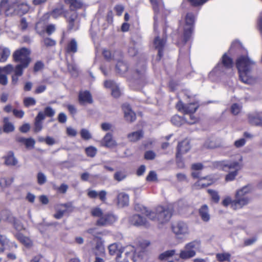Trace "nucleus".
I'll return each instance as SVG.
<instances>
[{"label": "nucleus", "instance_id": "1", "mask_svg": "<svg viewBox=\"0 0 262 262\" xmlns=\"http://www.w3.org/2000/svg\"><path fill=\"white\" fill-rule=\"evenodd\" d=\"M109 253L111 255H116L117 262H128L129 258L134 262H146L145 252L140 248H135L129 245L123 247L119 243H113L108 247Z\"/></svg>", "mask_w": 262, "mask_h": 262}, {"label": "nucleus", "instance_id": "2", "mask_svg": "<svg viewBox=\"0 0 262 262\" xmlns=\"http://www.w3.org/2000/svg\"><path fill=\"white\" fill-rule=\"evenodd\" d=\"M255 63L247 56H241L236 60V66L238 70L239 79L246 84H253L255 79L251 75Z\"/></svg>", "mask_w": 262, "mask_h": 262}, {"label": "nucleus", "instance_id": "3", "mask_svg": "<svg viewBox=\"0 0 262 262\" xmlns=\"http://www.w3.org/2000/svg\"><path fill=\"white\" fill-rule=\"evenodd\" d=\"M243 158L242 156L239 159V161H221L215 162V166L222 169L224 171H228L233 169L228 174L226 175L225 180L226 181H232L234 180L237 175L238 171L242 168L243 164L242 162Z\"/></svg>", "mask_w": 262, "mask_h": 262}, {"label": "nucleus", "instance_id": "4", "mask_svg": "<svg viewBox=\"0 0 262 262\" xmlns=\"http://www.w3.org/2000/svg\"><path fill=\"white\" fill-rule=\"evenodd\" d=\"M149 214V220L162 225L170 220L172 213L169 209L159 206L151 210Z\"/></svg>", "mask_w": 262, "mask_h": 262}, {"label": "nucleus", "instance_id": "5", "mask_svg": "<svg viewBox=\"0 0 262 262\" xmlns=\"http://www.w3.org/2000/svg\"><path fill=\"white\" fill-rule=\"evenodd\" d=\"M251 191L252 187L249 185L237 190L235 194V199L232 204L233 207L235 208H242L247 205L250 199L247 194L250 193Z\"/></svg>", "mask_w": 262, "mask_h": 262}, {"label": "nucleus", "instance_id": "6", "mask_svg": "<svg viewBox=\"0 0 262 262\" xmlns=\"http://www.w3.org/2000/svg\"><path fill=\"white\" fill-rule=\"evenodd\" d=\"M30 54V50L26 48H22L16 50L12 55L14 61L19 62L16 66H19V68L23 69L28 68L31 61Z\"/></svg>", "mask_w": 262, "mask_h": 262}, {"label": "nucleus", "instance_id": "7", "mask_svg": "<svg viewBox=\"0 0 262 262\" xmlns=\"http://www.w3.org/2000/svg\"><path fill=\"white\" fill-rule=\"evenodd\" d=\"M200 242L193 241L186 244L179 253V257L183 260H187L193 257L196 255V250L200 248Z\"/></svg>", "mask_w": 262, "mask_h": 262}, {"label": "nucleus", "instance_id": "8", "mask_svg": "<svg viewBox=\"0 0 262 262\" xmlns=\"http://www.w3.org/2000/svg\"><path fill=\"white\" fill-rule=\"evenodd\" d=\"M195 16L192 12H188L185 18V26L184 29L183 41L186 43L191 36L193 25L195 22Z\"/></svg>", "mask_w": 262, "mask_h": 262}, {"label": "nucleus", "instance_id": "9", "mask_svg": "<svg viewBox=\"0 0 262 262\" xmlns=\"http://www.w3.org/2000/svg\"><path fill=\"white\" fill-rule=\"evenodd\" d=\"M233 61L232 59L224 54L222 58L221 62H219L215 67L214 70L215 72L228 74L232 71Z\"/></svg>", "mask_w": 262, "mask_h": 262}, {"label": "nucleus", "instance_id": "10", "mask_svg": "<svg viewBox=\"0 0 262 262\" xmlns=\"http://www.w3.org/2000/svg\"><path fill=\"white\" fill-rule=\"evenodd\" d=\"M171 229L172 232L178 239H181L188 236L190 232L188 225L182 221H180L172 224Z\"/></svg>", "mask_w": 262, "mask_h": 262}, {"label": "nucleus", "instance_id": "11", "mask_svg": "<svg viewBox=\"0 0 262 262\" xmlns=\"http://www.w3.org/2000/svg\"><path fill=\"white\" fill-rule=\"evenodd\" d=\"M114 60L117 61L116 66L117 71L122 74L127 71L128 69L127 65L122 60L123 53L120 51H116L113 53Z\"/></svg>", "mask_w": 262, "mask_h": 262}, {"label": "nucleus", "instance_id": "12", "mask_svg": "<svg viewBox=\"0 0 262 262\" xmlns=\"http://www.w3.org/2000/svg\"><path fill=\"white\" fill-rule=\"evenodd\" d=\"M176 106L179 111L183 112L185 114H193L198 108L199 104L197 102L184 104L181 101H180L177 104Z\"/></svg>", "mask_w": 262, "mask_h": 262}, {"label": "nucleus", "instance_id": "13", "mask_svg": "<svg viewBox=\"0 0 262 262\" xmlns=\"http://www.w3.org/2000/svg\"><path fill=\"white\" fill-rule=\"evenodd\" d=\"M1 7L6 16H10L16 12V4L13 0H2Z\"/></svg>", "mask_w": 262, "mask_h": 262}, {"label": "nucleus", "instance_id": "14", "mask_svg": "<svg viewBox=\"0 0 262 262\" xmlns=\"http://www.w3.org/2000/svg\"><path fill=\"white\" fill-rule=\"evenodd\" d=\"M64 16L66 18L68 23V30H77L79 26V22L77 20V13L74 11L72 12L70 15H69L67 13H65Z\"/></svg>", "mask_w": 262, "mask_h": 262}, {"label": "nucleus", "instance_id": "15", "mask_svg": "<svg viewBox=\"0 0 262 262\" xmlns=\"http://www.w3.org/2000/svg\"><path fill=\"white\" fill-rule=\"evenodd\" d=\"M117 220L115 215L107 213L103 214L101 217L99 218L96 222V225L99 226H106L113 224Z\"/></svg>", "mask_w": 262, "mask_h": 262}, {"label": "nucleus", "instance_id": "16", "mask_svg": "<svg viewBox=\"0 0 262 262\" xmlns=\"http://www.w3.org/2000/svg\"><path fill=\"white\" fill-rule=\"evenodd\" d=\"M248 121L252 125H260L262 123L260 112L255 111L248 114Z\"/></svg>", "mask_w": 262, "mask_h": 262}, {"label": "nucleus", "instance_id": "17", "mask_svg": "<svg viewBox=\"0 0 262 262\" xmlns=\"http://www.w3.org/2000/svg\"><path fill=\"white\" fill-rule=\"evenodd\" d=\"M129 222L132 225L136 226H144L147 227L149 225L147 221L139 214H134L131 216Z\"/></svg>", "mask_w": 262, "mask_h": 262}, {"label": "nucleus", "instance_id": "18", "mask_svg": "<svg viewBox=\"0 0 262 262\" xmlns=\"http://www.w3.org/2000/svg\"><path fill=\"white\" fill-rule=\"evenodd\" d=\"M72 207L71 203L59 204L57 206L56 212L54 214V217L56 219H61L67 209Z\"/></svg>", "mask_w": 262, "mask_h": 262}, {"label": "nucleus", "instance_id": "19", "mask_svg": "<svg viewBox=\"0 0 262 262\" xmlns=\"http://www.w3.org/2000/svg\"><path fill=\"white\" fill-rule=\"evenodd\" d=\"M104 86L110 88L112 90V95L114 97L118 98L121 95V92L117 84L113 81L106 80L104 82Z\"/></svg>", "mask_w": 262, "mask_h": 262}, {"label": "nucleus", "instance_id": "20", "mask_svg": "<svg viewBox=\"0 0 262 262\" xmlns=\"http://www.w3.org/2000/svg\"><path fill=\"white\" fill-rule=\"evenodd\" d=\"M122 110L124 112L125 119L129 122H133L136 118L135 113L132 111L129 105L124 104L122 105Z\"/></svg>", "mask_w": 262, "mask_h": 262}, {"label": "nucleus", "instance_id": "21", "mask_svg": "<svg viewBox=\"0 0 262 262\" xmlns=\"http://www.w3.org/2000/svg\"><path fill=\"white\" fill-rule=\"evenodd\" d=\"M78 100L80 104L92 103L93 99L91 94L88 91H80L79 93Z\"/></svg>", "mask_w": 262, "mask_h": 262}, {"label": "nucleus", "instance_id": "22", "mask_svg": "<svg viewBox=\"0 0 262 262\" xmlns=\"http://www.w3.org/2000/svg\"><path fill=\"white\" fill-rule=\"evenodd\" d=\"M190 148L189 142L187 140H185L179 143L178 145V152L177 154V158L182 154L187 152Z\"/></svg>", "mask_w": 262, "mask_h": 262}, {"label": "nucleus", "instance_id": "23", "mask_svg": "<svg viewBox=\"0 0 262 262\" xmlns=\"http://www.w3.org/2000/svg\"><path fill=\"white\" fill-rule=\"evenodd\" d=\"M117 205L120 207L127 206L129 204V195L124 192L119 193L117 197Z\"/></svg>", "mask_w": 262, "mask_h": 262}, {"label": "nucleus", "instance_id": "24", "mask_svg": "<svg viewBox=\"0 0 262 262\" xmlns=\"http://www.w3.org/2000/svg\"><path fill=\"white\" fill-rule=\"evenodd\" d=\"M166 40L164 38H160L159 37H157L154 40V46L155 48L158 50V55L159 57V59L163 55V49L165 46Z\"/></svg>", "mask_w": 262, "mask_h": 262}, {"label": "nucleus", "instance_id": "25", "mask_svg": "<svg viewBox=\"0 0 262 262\" xmlns=\"http://www.w3.org/2000/svg\"><path fill=\"white\" fill-rule=\"evenodd\" d=\"M101 144L103 146L106 147H113L117 145V143L115 140L113 139L112 134L111 133H107L103 138Z\"/></svg>", "mask_w": 262, "mask_h": 262}, {"label": "nucleus", "instance_id": "26", "mask_svg": "<svg viewBox=\"0 0 262 262\" xmlns=\"http://www.w3.org/2000/svg\"><path fill=\"white\" fill-rule=\"evenodd\" d=\"M16 238L26 248H30L33 246V241L28 237L21 233H18L15 235Z\"/></svg>", "mask_w": 262, "mask_h": 262}, {"label": "nucleus", "instance_id": "27", "mask_svg": "<svg viewBox=\"0 0 262 262\" xmlns=\"http://www.w3.org/2000/svg\"><path fill=\"white\" fill-rule=\"evenodd\" d=\"M45 116L42 112H39L35 118L34 123V132L38 133L40 132L42 128L41 121L45 119Z\"/></svg>", "mask_w": 262, "mask_h": 262}, {"label": "nucleus", "instance_id": "28", "mask_svg": "<svg viewBox=\"0 0 262 262\" xmlns=\"http://www.w3.org/2000/svg\"><path fill=\"white\" fill-rule=\"evenodd\" d=\"M64 3L69 5L70 10L76 11L82 8L83 3L80 0H64Z\"/></svg>", "mask_w": 262, "mask_h": 262}, {"label": "nucleus", "instance_id": "29", "mask_svg": "<svg viewBox=\"0 0 262 262\" xmlns=\"http://www.w3.org/2000/svg\"><path fill=\"white\" fill-rule=\"evenodd\" d=\"M212 184L210 180H208L207 177H203L200 178L199 180L195 183L193 186L196 189H201L206 187Z\"/></svg>", "mask_w": 262, "mask_h": 262}, {"label": "nucleus", "instance_id": "30", "mask_svg": "<svg viewBox=\"0 0 262 262\" xmlns=\"http://www.w3.org/2000/svg\"><path fill=\"white\" fill-rule=\"evenodd\" d=\"M143 137V132L141 130L132 132L127 135V138L130 142H135Z\"/></svg>", "mask_w": 262, "mask_h": 262}, {"label": "nucleus", "instance_id": "31", "mask_svg": "<svg viewBox=\"0 0 262 262\" xmlns=\"http://www.w3.org/2000/svg\"><path fill=\"white\" fill-rule=\"evenodd\" d=\"M10 50L9 48L0 46V62H5L10 55Z\"/></svg>", "mask_w": 262, "mask_h": 262}, {"label": "nucleus", "instance_id": "32", "mask_svg": "<svg viewBox=\"0 0 262 262\" xmlns=\"http://www.w3.org/2000/svg\"><path fill=\"white\" fill-rule=\"evenodd\" d=\"M24 69L19 68V66H15L14 74L11 77V83L13 85H16L18 81V77L23 74Z\"/></svg>", "mask_w": 262, "mask_h": 262}, {"label": "nucleus", "instance_id": "33", "mask_svg": "<svg viewBox=\"0 0 262 262\" xmlns=\"http://www.w3.org/2000/svg\"><path fill=\"white\" fill-rule=\"evenodd\" d=\"M199 214L203 221L208 222L209 221L210 215L208 212V207L206 205H203L200 209Z\"/></svg>", "mask_w": 262, "mask_h": 262}, {"label": "nucleus", "instance_id": "34", "mask_svg": "<svg viewBox=\"0 0 262 262\" xmlns=\"http://www.w3.org/2000/svg\"><path fill=\"white\" fill-rule=\"evenodd\" d=\"M5 163L8 166H15L17 163V160L14 156L13 152L10 151L5 157Z\"/></svg>", "mask_w": 262, "mask_h": 262}, {"label": "nucleus", "instance_id": "35", "mask_svg": "<svg viewBox=\"0 0 262 262\" xmlns=\"http://www.w3.org/2000/svg\"><path fill=\"white\" fill-rule=\"evenodd\" d=\"M77 42L75 39H72L68 43L66 47V51L69 53H75L77 51Z\"/></svg>", "mask_w": 262, "mask_h": 262}, {"label": "nucleus", "instance_id": "36", "mask_svg": "<svg viewBox=\"0 0 262 262\" xmlns=\"http://www.w3.org/2000/svg\"><path fill=\"white\" fill-rule=\"evenodd\" d=\"M3 130L5 133H8L14 131L15 127L14 125L9 121V118L5 117L4 118Z\"/></svg>", "mask_w": 262, "mask_h": 262}, {"label": "nucleus", "instance_id": "37", "mask_svg": "<svg viewBox=\"0 0 262 262\" xmlns=\"http://www.w3.org/2000/svg\"><path fill=\"white\" fill-rule=\"evenodd\" d=\"M134 208L136 211L141 212L142 214L145 215L147 217L149 218L150 215L149 214L151 210H148L146 207L139 204H135Z\"/></svg>", "mask_w": 262, "mask_h": 262}, {"label": "nucleus", "instance_id": "38", "mask_svg": "<svg viewBox=\"0 0 262 262\" xmlns=\"http://www.w3.org/2000/svg\"><path fill=\"white\" fill-rule=\"evenodd\" d=\"M155 13H158L163 8L164 4L162 0H150Z\"/></svg>", "mask_w": 262, "mask_h": 262}, {"label": "nucleus", "instance_id": "39", "mask_svg": "<svg viewBox=\"0 0 262 262\" xmlns=\"http://www.w3.org/2000/svg\"><path fill=\"white\" fill-rule=\"evenodd\" d=\"M29 9V6L26 4L22 3L19 4H16V13L19 14H24L26 13Z\"/></svg>", "mask_w": 262, "mask_h": 262}, {"label": "nucleus", "instance_id": "40", "mask_svg": "<svg viewBox=\"0 0 262 262\" xmlns=\"http://www.w3.org/2000/svg\"><path fill=\"white\" fill-rule=\"evenodd\" d=\"M204 146L207 148H215L220 146V144L216 143L213 138L208 139L205 142Z\"/></svg>", "mask_w": 262, "mask_h": 262}, {"label": "nucleus", "instance_id": "41", "mask_svg": "<svg viewBox=\"0 0 262 262\" xmlns=\"http://www.w3.org/2000/svg\"><path fill=\"white\" fill-rule=\"evenodd\" d=\"M231 255L229 253H217L216 255V258L218 261L223 262L225 261H230Z\"/></svg>", "mask_w": 262, "mask_h": 262}, {"label": "nucleus", "instance_id": "42", "mask_svg": "<svg viewBox=\"0 0 262 262\" xmlns=\"http://www.w3.org/2000/svg\"><path fill=\"white\" fill-rule=\"evenodd\" d=\"M171 123L177 126H181L184 122H185L184 118L178 115L173 116L171 119Z\"/></svg>", "mask_w": 262, "mask_h": 262}, {"label": "nucleus", "instance_id": "43", "mask_svg": "<svg viewBox=\"0 0 262 262\" xmlns=\"http://www.w3.org/2000/svg\"><path fill=\"white\" fill-rule=\"evenodd\" d=\"M176 250L172 249L170 250L166 251L162 253H161L159 255V258L161 260H164L166 259L167 258H168L170 257H172L173 255H174L176 253Z\"/></svg>", "mask_w": 262, "mask_h": 262}, {"label": "nucleus", "instance_id": "44", "mask_svg": "<svg viewBox=\"0 0 262 262\" xmlns=\"http://www.w3.org/2000/svg\"><path fill=\"white\" fill-rule=\"evenodd\" d=\"M15 68L11 64H8L5 67H0V73L3 72L7 74H10L13 71L14 72Z\"/></svg>", "mask_w": 262, "mask_h": 262}, {"label": "nucleus", "instance_id": "45", "mask_svg": "<svg viewBox=\"0 0 262 262\" xmlns=\"http://www.w3.org/2000/svg\"><path fill=\"white\" fill-rule=\"evenodd\" d=\"M207 191L211 196L212 200L215 203H218L220 198L217 192L212 189H208Z\"/></svg>", "mask_w": 262, "mask_h": 262}, {"label": "nucleus", "instance_id": "46", "mask_svg": "<svg viewBox=\"0 0 262 262\" xmlns=\"http://www.w3.org/2000/svg\"><path fill=\"white\" fill-rule=\"evenodd\" d=\"M91 212L92 216L99 217V219L101 217L103 214L102 210L99 207L92 208Z\"/></svg>", "mask_w": 262, "mask_h": 262}, {"label": "nucleus", "instance_id": "47", "mask_svg": "<svg viewBox=\"0 0 262 262\" xmlns=\"http://www.w3.org/2000/svg\"><path fill=\"white\" fill-rule=\"evenodd\" d=\"M68 70L73 76H77L78 69L74 63H68L67 65Z\"/></svg>", "mask_w": 262, "mask_h": 262}, {"label": "nucleus", "instance_id": "48", "mask_svg": "<svg viewBox=\"0 0 262 262\" xmlns=\"http://www.w3.org/2000/svg\"><path fill=\"white\" fill-rule=\"evenodd\" d=\"M63 12L64 10L62 7L59 8H56L52 11L51 16L54 18H56L60 16Z\"/></svg>", "mask_w": 262, "mask_h": 262}, {"label": "nucleus", "instance_id": "49", "mask_svg": "<svg viewBox=\"0 0 262 262\" xmlns=\"http://www.w3.org/2000/svg\"><path fill=\"white\" fill-rule=\"evenodd\" d=\"M126 177L124 172L119 171L115 173L114 179L118 182L123 180Z\"/></svg>", "mask_w": 262, "mask_h": 262}, {"label": "nucleus", "instance_id": "50", "mask_svg": "<svg viewBox=\"0 0 262 262\" xmlns=\"http://www.w3.org/2000/svg\"><path fill=\"white\" fill-rule=\"evenodd\" d=\"M24 104L26 107L33 106L36 104V100L33 97H26L24 99Z\"/></svg>", "mask_w": 262, "mask_h": 262}, {"label": "nucleus", "instance_id": "51", "mask_svg": "<svg viewBox=\"0 0 262 262\" xmlns=\"http://www.w3.org/2000/svg\"><path fill=\"white\" fill-rule=\"evenodd\" d=\"M80 135L81 138L85 140H88L92 138V135L90 132L85 128H83L81 130Z\"/></svg>", "mask_w": 262, "mask_h": 262}, {"label": "nucleus", "instance_id": "52", "mask_svg": "<svg viewBox=\"0 0 262 262\" xmlns=\"http://www.w3.org/2000/svg\"><path fill=\"white\" fill-rule=\"evenodd\" d=\"M85 152L88 156L94 157L97 153V149L95 147L90 146L86 148Z\"/></svg>", "mask_w": 262, "mask_h": 262}, {"label": "nucleus", "instance_id": "53", "mask_svg": "<svg viewBox=\"0 0 262 262\" xmlns=\"http://www.w3.org/2000/svg\"><path fill=\"white\" fill-rule=\"evenodd\" d=\"M37 178V182L39 185H42L45 184L47 181V177L46 175L41 172L38 173Z\"/></svg>", "mask_w": 262, "mask_h": 262}, {"label": "nucleus", "instance_id": "54", "mask_svg": "<svg viewBox=\"0 0 262 262\" xmlns=\"http://www.w3.org/2000/svg\"><path fill=\"white\" fill-rule=\"evenodd\" d=\"M242 106L238 104L234 103L231 107V113L234 115H237L241 111Z\"/></svg>", "mask_w": 262, "mask_h": 262}, {"label": "nucleus", "instance_id": "55", "mask_svg": "<svg viewBox=\"0 0 262 262\" xmlns=\"http://www.w3.org/2000/svg\"><path fill=\"white\" fill-rule=\"evenodd\" d=\"M12 182V179L3 178L0 180V186L4 188L9 186Z\"/></svg>", "mask_w": 262, "mask_h": 262}, {"label": "nucleus", "instance_id": "56", "mask_svg": "<svg viewBox=\"0 0 262 262\" xmlns=\"http://www.w3.org/2000/svg\"><path fill=\"white\" fill-rule=\"evenodd\" d=\"M187 115H188L189 119L185 117L184 119L186 122L190 124H192L197 122L198 119L193 115V114H187Z\"/></svg>", "mask_w": 262, "mask_h": 262}, {"label": "nucleus", "instance_id": "57", "mask_svg": "<svg viewBox=\"0 0 262 262\" xmlns=\"http://www.w3.org/2000/svg\"><path fill=\"white\" fill-rule=\"evenodd\" d=\"M156 156L155 152L152 150H148L145 152L144 158L147 160H154Z\"/></svg>", "mask_w": 262, "mask_h": 262}, {"label": "nucleus", "instance_id": "58", "mask_svg": "<svg viewBox=\"0 0 262 262\" xmlns=\"http://www.w3.org/2000/svg\"><path fill=\"white\" fill-rule=\"evenodd\" d=\"M234 202V200H232L231 198L230 197H227L222 202V204L225 206V207H227L228 206L229 204L231 205V207L232 209H233L234 210H236V209H239V208H235L233 207L232 206V204H233V202Z\"/></svg>", "mask_w": 262, "mask_h": 262}, {"label": "nucleus", "instance_id": "59", "mask_svg": "<svg viewBox=\"0 0 262 262\" xmlns=\"http://www.w3.org/2000/svg\"><path fill=\"white\" fill-rule=\"evenodd\" d=\"M157 180V176L156 172L151 171L149 172L146 177V180L149 182L156 181Z\"/></svg>", "mask_w": 262, "mask_h": 262}, {"label": "nucleus", "instance_id": "60", "mask_svg": "<svg viewBox=\"0 0 262 262\" xmlns=\"http://www.w3.org/2000/svg\"><path fill=\"white\" fill-rule=\"evenodd\" d=\"M43 41L45 46H46L47 47H53L55 46L56 44L55 40L50 38H46L43 39Z\"/></svg>", "mask_w": 262, "mask_h": 262}, {"label": "nucleus", "instance_id": "61", "mask_svg": "<svg viewBox=\"0 0 262 262\" xmlns=\"http://www.w3.org/2000/svg\"><path fill=\"white\" fill-rule=\"evenodd\" d=\"M45 116L46 115L48 117H53L55 113V111L50 106L46 107L45 108Z\"/></svg>", "mask_w": 262, "mask_h": 262}, {"label": "nucleus", "instance_id": "62", "mask_svg": "<svg viewBox=\"0 0 262 262\" xmlns=\"http://www.w3.org/2000/svg\"><path fill=\"white\" fill-rule=\"evenodd\" d=\"M191 5L193 6H200L203 5L208 0H188Z\"/></svg>", "mask_w": 262, "mask_h": 262}, {"label": "nucleus", "instance_id": "63", "mask_svg": "<svg viewBox=\"0 0 262 262\" xmlns=\"http://www.w3.org/2000/svg\"><path fill=\"white\" fill-rule=\"evenodd\" d=\"M246 141L244 138H241L236 140L234 143V145L236 148H239L244 146L246 144Z\"/></svg>", "mask_w": 262, "mask_h": 262}, {"label": "nucleus", "instance_id": "64", "mask_svg": "<svg viewBox=\"0 0 262 262\" xmlns=\"http://www.w3.org/2000/svg\"><path fill=\"white\" fill-rule=\"evenodd\" d=\"M107 192L104 190H102L98 192V196L99 199L103 203L106 201Z\"/></svg>", "mask_w": 262, "mask_h": 262}]
</instances>
